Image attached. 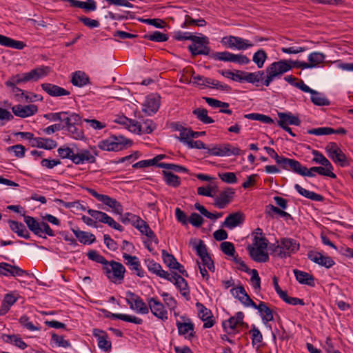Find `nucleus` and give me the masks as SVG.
<instances>
[{
    "label": "nucleus",
    "mask_w": 353,
    "mask_h": 353,
    "mask_svg": "<svg viewBox=\"0 0 353 353\" xmlns=\"http://www.w3.org/2000/svg\"><path fill=\"white\" fill-rule=\"evenodd\" d=\"M311 101L314 105L319 106H326L330 104V101L323 94L316 90L311 94Z\"/></svg>",
    "instance_id": "obj_55"
},
{
    "label": "nucleus",
    "mask_w": 353,
    "mask_h": 353,
    "mask_svg": "<svg viewBox=\"0 0 353 353\" xmlns=\"http://www.w3.org/2000/svg\"><path fill=\"white\" fill-rule=\"evenodd\" d=\"M240 149L237 147H234L230 144H225L220 147H214L208 149V154L212 156L217 157H229L231 155L237 156L240 154Z\"/></svg>",
    "instance_id": "obj_16"
},
{
    "label": "nucleus",
    "mask_w": 353,
    "mask_h": 353,
    "mask_svg": "<svg viewBox=\"0 0 353 353\" xmlns=\"http://www.w3.org/2000/svg\"><path fill=\"white\" fill-rule=\"evenodd\" d=\"M191 41L192 43L188 48L193 56L208 55L210 53V49L208 47L209 41L207 37L194 35Z\"/></svg>",
    "instance_id": "obj_7"
},
{
    "label": "nucleus",
    "mask_w": 353,
    "mask_h": 353,
    "mask_svg": "<svg viewBox=\"0 0 353 353\" xmlns=\"http://www.w3.org/2000/svg\"><path fill=\"white\" fill-rule=\"evenodd\" d=\"M146 266L150 272L164 279H168L169 273L162 269L161 265L154 260H146Z\"/></svg>",
    "instance_id": "obj_35"
},
{
    "label": "nucleus",
    "mask_w": 353,
    "mask_h": 353,
    "mask_svg": "<svg viewBox=\"0 0 353 353\" xmlns=\"http://www.w3.org/2000/svg\"><path fill=\"white\" fill-rule=\"evenodd\" d=\"M235 194L234 190L228 188L220 192V194L214 199V205L219 209L225 208L232 200Z\"/></svg>",
    "instance_id": "obj_21"
},
{
    "label": "nucleus",
    "mask_w": 353,
    "mask_h": 353,
    "mask_svg": "<svg viewBox=\"0 0 353 353\" xmlns=\"http://www.w3.org/2000/svg\"><path fill=\"white\" fill-rule=\"evenodd\" d=\"M176 326L179 334L185 339L191 340L194 336V325L192 322L179 323V321L176 320Z\"/></svg>",
    "instance_id": "obj_26"
},
{
    "label": "nucleus",
    "mask_w": 353,
    "mask_h": 353,
    "mask_svg": "<svg viewBox=\"0 0 353 353\" xmlns=\"http://www.w3.org/2000/svg\"><path fill=\"white\" fill-rule=\"evenodd\" d=\"M166 280L174 283L176 288L179 290L181 296L186 300L190 299V289L188 283L183 276L176 273L172 274H169L168 279H166Z\"/></svg>",
    "instance_id": "obj_15"
},
{
    "label": "nucleus",
    "mask_w": 353,
    "mask_h": 353,
    "mask_svg": "<svg viewBox=\"0 0 353 353\" xmlns=\"http://www.w3.org/2000/svg\"><path fill=\"white\" fill-rule=\"evenodd\" d=\"M93 336L97 339L98 347L104 352H109L112 349V343L107 333L100 329L94 328L92 330Z\"/></svg>",
    "instance_id": "obj_18"
},
{
    "label": "nucleus",
    "mask_w": 353,
    "mask_h": 353,
    "mask_svg": "<svg viewBox=\"0 0 353 353\" xmlns=\"http://www.w3.org/2000/svg\"><path fill=\"white\" fill-rule=\"evenodd\" d=\"M268 59V54L263 49L258 50L254 53L252 61L256 65L258 68H262L265 61Z\"/></svg>",
    "instance_id": "obj_52"
},
{
    "label": "nucleus",
    "mask_w": 353,
    "mask_h": 353,
    "mask_svg": "<svg viewBox=\"0 0 353 353\" xmlns=\"http://www.w3.org/2000/svg\"><path fill=\"white\" fill-rule=\"evenodd\" d=\"M190 75L192 79V83L194 85L204 88L209 86L210 78L205 77L202 75H194V71L190 70Z\"/></svg>",
    "instance_id": "obj_49"
},
{
    "label": "nucleus",
    "mask_w": 353,
    "mask_h": 353,
    "mask_svg": "<svg viewBox=\"0 0 353 353\" xmlns=\"http://www.w3.org/2000/svg\"><path fill=\"white\" fill-rule=\"evenodd\" d=\"M294 273L296 279L300 283L307 285L312 287L315 285L314 279L311 274L298 270H294Z\"/></svg>",
    "instance_id": "obj_38"
},
{
    "label": "nucleus",
    "mask_w": 353,
    "mask_h": 353,
    "mask_svg": "<svg viewBox=\"0 0 353 353\" xmlns=\"http://www.w3.org/2000/svg\"><path fill=\"white\" fill-rule=\"evenodd\" d=\"M258 310L261 320L264 324H267L268 322L274 320L273 311L270 309L268 304L263 301H260L257 305L255 303L254 306H250Z\"/></svg>",
    "instance_id": "obj_25"
},
{
    "label": "nucleus",
    "mask_w": 353,
    "mask_h": 353,
    "mask_svg": "<svg viewBox=\"0 0 353 353\" xmlns=\"http://www.w3.org/2000/svg\"><path fill=\"white\" fill-rule=\"evenodd\" d=\"M230 292L232 296L239 300L245 307L255 305V303L248 296L243 286L239 285L234 288L231 289Z\"/></svg>",
    "instance_id": "obj_24"
},
{
    "label": "nucleus",
    "mask_w": 353,
    "mask_h": 353,
    "mask_svg": "<svg viewBox=\"0 0 353 353\" xmlns=\"http://www.w3.org/2000/svg\"><path fill=\"white\" fill-rule=\"evenodd\" d=\"M23 216L24 222L26 223L28 228L34 234H38L39 222L37 221L34 217L26 216L24 213L22 214Z\"/></svg>",
    "instance_id": "obj_60"
},
{
    "label": "nucleus",
    "mask_w": 353,
    "mask_h": 353,
    "mask_svg": "<svg viewBox=\"0 0 353 353\" xmlns=\"http://www.w3.org/2000/svg\"><path fill=\"white\" fill-rule=\"evenodd\" d=\"M212 57L215 60L232 62L239 65H247L250 62L247 56L241 54H233L228 51L216 52L212 55Z\"/></svg>",
    "instance_id": "obj_13"
},
{
    "label": "nucleus",
    "mask_w": 353,
    "mask_h": 353,
    "mask_svg": "<svg viewBox=\"0 0 353 353\" xmlns=\"http://www.w3.org/2000/svg\"><path fill=\"white\" fill-rule=\"evenodd\" d=\"M192 113L196 118L205 124L212 123L214 120L208 115V111L204 108H196L193 110Z\"/></svg>",
    "instance_id": "obj_54"
},
{
    "label": "nucleus",
    "mask_w": 353,
    "mask_h": 353,
    "mask_svg": "<svg viewBox=\"0 0 353 353\" xmlns=\"http://www.w3.org/2000/svg\"><path fill=\"white\" fill-rule=\"evenodd\" d=\"M26 79L25 73L17 74L12 76L8 81H6L5 84L6 86H17V84L27 82Z\"/></svg>",
    "instance_id": "obj_62"
},
{
    "label": "nucleus",
    "mask_w": 353,
    "mask_h": 353,
    "mask_svg": "<svg viewBox=\"0 0 353 353\" xmlns=\"http://www.w3.org/2000/svg\"><path fill=\"white\" fill-rule=\"evenodd\" d=\"M264 74L263 70L257 71L255 72H245V76L243 77L244 81L250 83H256L260 81H263V76Z\"/></svg>",
    "instance_id": "obj_51"
},
{
    "label": "nucleus",
    "mask_w": 353,
    "mask_h": 353,
    "mask_svg": "<svg viewBox=\"0 0 353 353\" xmlns=\"http://www.w3.org/2000/svg\"><path fill=\"white\" fill-rule=\"evenodd\" d=\"M276 163L283 170L292 171L296 173L300 168L301 163L293 159H289L283 156H280L276 161Z\"/></svg>",
    "instance_id": "obj_28"
},
{
    "label": "nucleus",
    "mask_w": 353,
    "mask_h": 353,
    "mask_svg": "<svg viewBox=\"0 0 353 353\" xmlns=\"http://www.w3.org/2000/svg\"><path fill=\"white\" fill-rule=\"evenodd\" d=\"M57 152L61 159H68L72 161L75 153L73 150L68 146L63 145L57 150Z\"/></svg>",
    "instance_id": "obj_63"
},
{
    "label": "nucleus",
    "mask_w": 353,
    "mask_h": 353,
    "mask_svg": "<svg viewBox=\"0 0 353 353\" xmlns=\"http://www.w3.org/2000/svg\"><path fill=\"white\" fill-rule=\"evenodd\" d=\"M268 241L265 237H254L252 243L248 248H256L263 250H267Z\"/></svg>",
    "instance_id": "obj_64"
},
{
    "label": "nucleus",
    "mask_w": 353,
    "mask_h": 353,
    "mask_svg": "<svg viewBox=\"0 0 353 353\" xmlns=\"http://www.w3.org/2000/svg\"><path fill=\"white\" fill-rule=\"evenodd\" d=\"M138 125H139V131L137 132H134L135 134H150L152 132L157 128L156 124L151 119H145L142 120L141 122L138 121Z\"/></svg>",
    "instance_id": "obj_47"
},
{
    "label": "nucleus",
    "mask_w": 353,
    "mask_h": 353,
    "mask_svg": "<svg viewBox=\"0 0 353 353\" xmlns=\"http://www.w3.org/2000/svg\"><path fill=\"white\" fill-rule=\"evenodd\" d=\"M326 56L320 52H312L307 57V62L294 61V65L296 68L312 69L319 67V65L323 63Z\"/></svg>",
    "instance_id": "obj_12"
},
{
    "label": "nucleus",
    "mask_w": 353,
    "mask_h": 353,
    "mask_svg": "<svg viewBox=\"0 0 353 353\" xmlns=\"http://www.w3.org/2000/svg\"><path fill=\"white\" fill-rule=\"evenodd\" d=\"M294 189L301 196H304V197H305L307 199H310L312 201H321L323 199V196H321V194H316L314 192H312V191L307 190L302 188L299 184H295L294 185Z\"/></svg>",
    "instance_id": "obj_42"
},
{
    "label": "nucleus",
    "mask_w": 353,
    "mask_h": 353,
    "mask_svg": "<svg viewBox=\"0 0 353 353\" xmlns=\"http://www.w3.org/2000/svg\"><path fill=\"white\" fill-rule=\"evenodd\" d=\"M299 248V243L296 240L292 238L284 237L270 245V250L274 256L284 259L297 252Z\"/></svg>",
    "instance_id": "obj_2"
},
{
    "label": "nucleus",
    "mask_w": 353,
    "mask_h": 353,
    "mask_svg": "<svg viewBox=\"0 0 353 353\" xmlns=\"http://www.w3.org/2000/svg\"><path fill=\"white\" fill-rule=\"evenodd\" d=\"M103 271L108 279L114 283H121L124 279L125 268L115 261H108L103 266Z\"/></svg>",
    "instance_id": "obj_3"
},
{
    "label": "nucleus",
    "mask_w": 353,
    "mask_h": 353,
    "mask_svg": "<svg viewBox=\"0 0 353 353\" xmlns=\"http://www.w3.org/2000/svg\"><path fill=\"white\" fill-rule=\"evenodd\" d=\"M201 308L199 310V316L203 321L204 328H210L214 325L212 312L210 310L201 305Z\"/></svg>",
    "instance_id": "obj_41"
},
{
    "label": "nucleus",
    "mask_w": 353,
    "mask_h": 353,
    "mask_svg": "<svg viewBox=\"0 0 353 353\" xmlns=\"http://www.w3.org/2000/svg\"><path fill=\"white\" fill-rule=\"evenodd\" d=\"M251 259L255 262L265 263L269 260V255L267 250L256 248H248Z\"/></svg>",
    "instance_id": "obj_32"
},
{
    "label": "nucleus",
    "mask_w": 353,
    "mask_h": 353,
    "mask_svg": "<svg viewBox=\"0 0 353 353\" xmlns=\"http://www.w3.org/2000/svg\"><path fill=\"white\" fill-rule=\"evenodd\" d=\"M8 224L10 230L15 232L19 236L28 239L30 238V233L26 230L25 225L20 222L9 220Z\"/></svg>",
    "instance_id": "obj_36"
},
{
    "label": "nucleus",
    "mask_w": 353,
    "mask_h": 353,
    "mask_svg": "<svg viewBox=\"0 0 353 353\" xmlns=\"http://www.w3.org/2000/svg\"><path fill=\"white\" fill-rule=\"evenodd\" d=\"M50 71L48 67H39L25 73L26 79L28 81H37L39 79L46 77Z\"/></svg>",
    "instance_id": "obj_33"
},
{
    "label": "nucleus",
    "mask_w": 353,
    "mask_h": 353,
    "mask_svg": "<svg viewBox=\"0 0 353 353\" xmlns=\"http://www.w3.org/2000/svg\"><path fill=\"white\" fill-rule=\"evenodd\" d=\"M111 317L112 319H120L123 321L130 322L134 323L136 325H141L143 323V320L134 315H128L125 314H111Z\"/></svg>",
    "instance_id": "obj_50"
},
{
    "label": "nucleus",
    "mask_w": 353,
    "mask_h": 353,
    "mask_svg": "<svg viewBox=\"0 0 353 353\" xmlns=\"http://www.w3.org/2000/svg\"><path fill=\"white\" fill-rule=\"evenodd\" d=\"M139 231L143 235H145L148 239L153 241L155 244L159 243V239L154 232L151 230L149 225L145 223L139 230Z\"/></svg>",
    "instance_id": "obj_58"
},
{
    "label": "nucleus",
    "mask_w": 353,
    "mask_h": 353,
    "mask_svg": "<svg viewBox=\"0 0 353 353\" xmlns=\"http://www.w3.org/2000/svg\"><path fill=\"white\" fill-rule=\"evenodd\" d=\"M278 124L281 126H288V125H294L299 126L301 121L297 116L292 114L291 112H279Z\"/></svg>",
    "instance_id": "obj_29"
},
{
    "label": "nucleus",
    "mask_w": 353,
    "mask_h": 353,
    "mask_svg": "<svg viewBox=\"0 0 353 353\" xmlns=\"http://www.w3.org/2000/svg\"><path fill=\"white\" fill-rule=\"evenodd\" d=\"M221 43L228 48L236 49L238 50H245L254 46V43L250 40L235 36L224 37L221 40Z\"/></svg>",
    "instance_id": "obj_11"
},
{
    "label": "nucleus",
    "mask_w": 353,
    "mask_h": 353,
    "mask_svg": "<svg viewBox=\"0 0 353 353\" xmlns=\"http://www.w3.org/2000/svg\"><path fill=\"white\" fill-rule=\"evenodd\" d=\"M243 318L244 314L242 312H238L234 316L223 322L224 330L228 334L234 333L236 328L243 325Z\"/></svg>",
    "instance_id": "obj_17"
},
{
    "label": "nucleus",
    "mask_w": 353,
    "mask_h": 353,
    "mask_svg": "<svg viewBox=\"0 0 353 353\" xmlns=\"http://www.w3.org/2000/svg\"><path fill=\"white\" fill-rule=\"evenodd\" d=\"M62 121L65 123L64 129L68 130L70 127L81 125L82 119L78 114L68 112V115L63 117Z\"/></svg>",
    "instance_id": "obj_37"
},
{
    "label": "nucleus",
    "mask_w": 353,
    "mask_h": 353,
    "mask_svg": "<svg viewBox=\"0 0 353 353\" xmlns=\"http://www.w3.org/2000/svg\"><path fill=\"white\" fill-rule=\"evenodd\" d=\"M0 45L17 50H22L26 46L23 41H17L2 34H0Z\"/></svg>",
    "instance_id": "obj_39"
},
{
    "label": "nucleus",
    "mask_w": 353,
    "mask_h": 353,
    "mask_svg": "<svg viewBox=\"0 0 353 353\" xmlns=\"http://www.w3.org/2000/svg\"><path fill=\"white\" fill-rule=\"evenodd\" d=\"M307 257L314 263L326 268H330L335 264V262L331 257L324 256L321 252L316 251L312 250L308 252Z\"/></svg>",
    "instance_id": "obj_19"
},
{
    "label": "nucleus",
    "mask_w": 353,
    "mask_h": 353,
    "mask_svg": "<svg viewBox=\"0 0 353 353\" xmlns=\"http://www.w3.org/2000/svg\"><path fill=\"white\" fill-rule=\"evenodd\" d=\"M12 110L17 117L26 118L35 114L38 111V108L34 104L17 105L12 108Z\"/></svg>",
    "instance_id": "obj_23"
},
{
    "label": "nucleus",
    "mask_w": 353,
    "mask_h": 353,
    "mask_svg": "<svg viewBox=\"0 0 353 353\" xmlns=\"http://www.w3.org/2000/svg\"><path fill=\"white\" fill-rule=\"evenodd\" d=\"M131 141L122 136H112L102 140L98 143V147L105 151H120L123 150Z\"/></svg>",
    "instance_id": "obj_4"
},
{
    "label": "nucleus",
    "mask_w": 353,
    "mask_h": 353,
    "mask_svg": "<svg viewBox=\"0 0 353 353\" xmlns=\"http://www.w3.org/2000/svg\"><path fill=\"white\" fill-rule=\"evenodd\" d=\"M334 168L333 166H319V167H312V170H314V172L318 173L320 175L329 176L332 179H335L336 175L333 172Z\"/></svg>",
    "instance_id": "obj_56"
},
{
    "label": "nucleus",
    "mask_w": 353,
    "mask_h": 353,
    "mask_svg": "<svg viewBox=\"0 0 353 353\" xmlns=\"http://www.w3.org/2000/svg\"><path fill=\"white\" fill-rule=\"evenodd\" d=\"M86 190L97 200L110 208L114 213L119 215L122 214L123 211V206L115 199H113L108 195L99 194L95 190L92 188H86Z\"/></svg>",
    "instance_id": "obj_8"
},
{
    "label": "nucleus",
    "mask_w": 353,
    "mask_h": 353,
    "mask_svg": "<svg viewBox=\"0 0 353 353\" xmlns=\"http://www.w3.org/2000/svg\"><path fill=\"white\" fill-rule=\"evenodd\" d=\"M176 130L179 132V139L184 144H187L188 141L192 139V130L190 128H186L181 125H176Z\"/></svg>",
    "instance_id": "obj_48"
},
{
    "label": "nucleus",
    "mask_w": 353,
    "mask_h": 353,
    "mask_svg": "<svg viewBox=\"0 0 353 353\" xmlns=\"http://www.w3.org/2000/svg\"><path fill=\"white\" fill-rule=\"evenodd\" d=\"M166 280L174 283L176 288L179 290L181 296L186 300L190 299V289L188 283L183 276L176 273L172 274H169L168 279H166Z\"/></svg>",
    "instance_id": "obj_14"
},
{
    "label": "nucleus",
    "mask_w": 353,
    "mask_h": 353,
    "mask_svg": "<svg viewBox=\"0 0 353 353\" xmlns=\"http://www.w3.org/2000/svg\"><path fill=\"white\" fill-rule=\"evenodd\" d=\"M123 258L125 260V264L130 267V270L134 271L138 276L141 278L144 276V272L141 269L138 257L124 253Z\"/></svg>",
    "instance_id": "obj_27"
},
{
    "label": "nucleus",
    "mask_w": 353,
    "mask_h": 353,
    "mask_svg": "<svg viewBox=\"0 0 353 353\" xmlns=\"http://www.w3.org/2000/svg\"><path fill=\"white\" fill-rule=\"evenodd\" d=\"M72 232L78 240L83 244H91L95 241L94 235L91 233L79 230H72Z\"/></svg>",
    "instance_id": "obj_45"
},
{
    "label": "nucleus",
    "mask_w": 353,
    "mask_h": 353,
    "mask_svg": "<svg viewBox=\"0 0 353 353\" xmlns=\"http://www.w3.org/2000/svg\"><path fill=\"white\" fill-rule=\"evenodd\" d=\"M71 82L75 86L83 87L88 83L89 78L85 72L77 71L73 73Z\"/></svg>",
    "instance_id": "obj_44"
},
{
    "label": "nucleus",
    "mask_w": 353,
    "mask_h": 353,
    "mask_svg": "<svg viewBox=\"0 0 353 353\" xmlns=\"http://www.w3.org/2000/svg\"><path fill=\"white\" fill-rule=\"evenodd\" d=\"M0 275L4 276H22L23 275H28V273L18 266L1 262L0 263Z\"/></svg>",
    "instance_id": "obj_20"
},
{
    "label": "nucleus",
    "mask_w": 353,
    "mask_h": 353,
    "mask_svg": "<svg viewBox=\"0 0 353 353\" xmlns=\"http://www.w3.org/2000/svg\"><path fill=\"white\" fill-rule=\"evenodd\" d=\"M98 155L99 151L95 146L90 147L88 149L79 150L73 157L72 163L76 165L94 163Z\"/></svg>",
    "instance_id": "obj_9"
},
{
    "label": "nucleus",
    "mask_w": 353,
    "mask_h": 353,
    "mask_svg": "<svg viewBox=\"0 0 353 353\" xmlns=\"http://www.w3.org/2000/svg\"><path fill=\"white\" fill-rule=\"evenodd\" d=\"M118 123L125 125L129 131L132 132H137L139 131V125L138 121L128 119L125 117H119L117 121Z\"/></svg>",
    "instance_id": "obj_46"
},
{
    "label": "nucleus",
    "mask_w": 353,
    "mask_h": 353,
    "mask_svg": "<svg viewBox=\"0 0 353 353\" xmlns=\"http://www.w3.org/2000/svg\"><path fill=\"white\" fill-rule=\"evenodd\" d=\"M293 62L294 61L281 59L270 64L265 68L266 76L263 78V84L268 87L274 80L280 79L283 74L296 68Z\"/></svg>",
    "instance_id": "obj_1"
},
{
    "label": "nucleus",
    "mask_w": 353,
    "mask_h": 353,
    "mask_svg": "<svg viewBox=\"0 0 353 353\" xmlns=\"http://www.w3.org/2000/svg\"><path fill=\"white\" fill-rule=\"evenodd\" d=\"M80 126L81 125H76L68 128V130H66L68 135L75 140L84 139V132Z\"/></svg>",
    "instance_id": "obj_57"
},
{
    "label": "nucleus",
    "mask_w": 353,
    "mask_h": 353,
    "mask_svg": "<svg viewBox=\"0 0 353 353\" xmlns=\"http://www.w3.org/2000/svg\"><path fill=\"white\" fill-rule=\"evenodd\" d=\"M307 133L316 136L328 135L332 134H345L347 133V130L343 128H339L336 130H334L330 127H320L317 128L310 129L307 131Z\"/></svg>",
    "instance_id": "obj_31"
},
{
    "label": "nucleus",
    "mask_w": 353,
    "mask_h": 353,
    "mask_svg": "<svg viewBox=\"0 0 353 353\" xmlns=\"http://www.w3.org/2000/svg\"><path fill=\"white\" fill-rule=\"evenodd\" d=\"M17 301V298L12 294H6L1 302L0 307V315L3 316L8 313L11 306H12Z\"/></svg>",
    "instance_id": "obj_40"
},
{
    "label": "nucleus",
    "mask_w": 353,
    "mask_h": 353,
    "mask_svg": "<svg viewBox=\"0 0 353 353\" xmlns=\"http://www.w3.org/2000/svg\"><path fill=\"white\" fill-rule=\"evenodd\" d=\"M312 153L314 155L312 159L313 162L323 166H332L330 161L320 152L317 150H313Z\"/></svg>",
    "instance_id": "obj_59"
},
{
    "label": "nucleus",
    "mask_w": 353,
    "mask_h": 353,
    "mask_svg": "<svg viewBox=\"0 0 353 353\" xmlns=\"http://www.w3.org/2000/svg\"><path fill=\"white\" fill-rule=\"evenodd\" d=\"M160 106V97L157 95H149L145 98L142 110L148 115L156 113Z\"/></svg>",
    "instance_id": "obj_22"
},
{
    "label": "nucleus",
    "mask_w": 353,
    "mask_h": 353,
    "mask_svg": "<svg viewBox=\"0 0 353 353\" xmlns=\"http://www.w3.org/2000/svg\"><path fill=\"white\" fill-rule=\"evenodd\" d=\"M148 40L155 42H164L168 40L169 37L166 34L159 31H154L145 35Z\"/></svg>",
    "instance_id": "obj_61"
},
{
    "label": "nucleus",
    "mask_w": 353,
    "mask_h": 353,
    "mask_svg": "<svg viewBox=\"0 0 353 353\" xmlns=\"http://www.w3.org/2000/svg\"><path fill=\"white\" fill-rule=\"evenodd\" d=\"M149 305V312L158 319L165 321L168 319V312L165 305L157 296L147 299Z\"/></svg>",
    "instance_id": "obj_10"
},
{
    "label": "nucleus",
    "mask_w": 353,
    "mask_h": 353,
    "mask_svg": "<svg viewBox=\"0 0 353 353\" xmlns=\"http://www.w3.org/2000/svg\"><path fill=\"white\" fill-rule=\"evenodd\" d=\"M327 156L335 163L341 167L348 166L349 161L339 146L334 142L328 143L325 148Z\"/></svg>",
    "instance_id": "obj_5"
},
{
    "label": "nucleus",
    "mask_w": 353,
    "mask_h": 353,
    "mask_svg": "<svg viewBox=\"0 0 353 353\" xmlns=\"http://www.w3.org/2000/svg\"><path fill=\"white\" fill-rule=\"evenodd\" d=\"M243 221V215L240 212H235L229 214L222 223L223 227L233 229Z\"/></svg>",
    "instance_id": "obj_34"
},
{
    "label": "nucleus",
    "mask_w": 353,
    "mask_h": 353,
    "mask_svg": "<svg viewBox=\"0 0 353 353\" xmlns=\"http://www.w3.org/2000/svg\"><path fill=\"white\" fill-rule=\"evenodd\" d=\"M125 301L130 308L139 314H148L149 313V305L145 303L139 295L128 291Z\"/></svg>",
    "instance_id": "obj_6"
},
{
    "label": "nucleus",
    "mask_w": 353,
    "mask_h": 353,
    "mask_svg": "<svg viewBox=\"0 0 353 353\" xmlns=\"http://www.w3.org/2000/svg\"><path fill=\"white\" fill-rule=\"evenodd\" d=\"M163 178L165 183L171 187L177 188L181 185V179L179 176L172 174L170 171H162Z\"/></svg>",
    "instance_id": "obj_43"
},
{
    "label": "nucleus",
    "mask_w": 353,
    "mask_h": 353,
    "mask_svg": "<svg viewBox=\"0 0 353 353\" xmlns=\"http://www.w3.org/2000/svg\"><path fill=\"white\" fill-rule=\"evenodd\" d=\"M161 296L162 297L163 304L165 307H168L170 311H174L177 307V301L169 293L163 292L161 293Z\"/></svg>",
    "instance_id": "obj_53"
},
{
    "label": "nucleus",
    "mask_w": 353,
    "mask_h": 353,
    "mask_svg": "<svg viewBox=\"0 0 353 353\" xmlns=\"http://www.w3.org/2000/svg\"><path fill=\"white\" fill-rule=\"evenodd\" d=\"M42 89L47 92L50 96L54 97H62V96H68L70 94V92L57 85L45 83L41 84Z\"/></svg>",
    "instance_id": "obj_30"
}]
</instances>
